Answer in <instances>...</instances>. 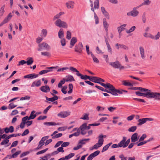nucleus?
Segmentation results:
<instances>
[{
    "mask_svg": "<svg viewBox=\"0 0 160 160\" xmlns=\"http://www.w3.org/2000/svg\"><path fill=\"white\" fill-rule=\"evenodd\" d=\"M90 6L91 7V9L93 12V15L94 18L95 22V24L96 25L98 24L99 23V18L96 13L95 12L94 9H98L99 7V0H96L94 2V8H93L92 2L90 0Z\"/></svg>",
    "mask_w": 160,
    "mask_h": 160,
    "instance_id": "nucleus-1",
    "label": "nucleus"
},
{
    "mask_svg": "<svg viewBox=\"0 0 160 160\" xmlns=\"http://www.w3.org/2000/svg\"><path fill=\"white\" fill-rule=\"evenodd\" d=\"M98 138V142L90 148V150H93L94 149H97L103 145L104 142L103 135L102 134L99 135Z\"/></svg>",
    "mask_w": 160,
    "mask_h": 160,
    "instance_id": "nucleus-2",
    "label": "nucleus"
},
{
    "mask_svg": "<svg viewBox=\"0 0 160 160\" xmlns=\"http://www.w3.org/2000/svg\"><path fill=\"white\" fill-rule=\"evenodd\" d=\"M148 98H154L155 100H160V93L157 92H152L148 89Z\"/></svg>",
    "mask_w": 160,
    "mask_h": 160,
    "instance_id": "nucleus-3",
    "label": "nucleus"
},
{
    "mask_svg": "<svg viewBox=\"0 0 160 160\" xmlns=\"http://www.w3.org/2000/svg\"><path fill=\"white\" fill-rule=\"evenodd\" d=\"M54 23L56 26L60 28H67L68 27L67 23L61 19L57 20L54 22Z\"/></svg>",
    "mask_w": 160,
    "mask_h": 160,
    "instance_id": "nucleus-4",
    "label": "nucleus"
},
{
    "mask_svg": "<svg viewBox=\"0 0 160 160\" xmlns=\"http://www.w3.org/2000/svg\"><path fill=\"white\" fill-rule=\"evenodd\" d=\"M143 36L146 38H149L152 40H157L159 39L160 37V33L158 32L156 35L154 36L150 33L145 32L143 34Z\"/></svg>",
    "mask_w": 160,
    "mask_h": 160,
    "instance_id": "nucleus-5",
    "label": "nucleus"
},
{
    "mask_svg": "<svg viewBox=\"0 0 160 160\" xmlns=\"http://www.w3.org/2000/svg\"><path fill=\"white\" fill-rule=\"evenodd\" d=\"M138 89L140 90L141 92H140L139 91L136 92H135V93L137 95L145 97L148 98V89L139 87Z\"/></svg>",
    "mask_w": 160,
    "mask_h": 160,
    "instance_id": "nucleus-6",
    "label": "nucleus"
},
{
    "mask_svg": "<svg viewBox=\"0 0 160 160\" xmlns=\"http://www.w3.org/2000/svg\"><path fill=\"white\" fill-rule=\"evenodd\" d=\"M140 7V6H139L136 8H133L132 10L127 13V15L128 16H132L133 17L137 16L138 15L139 12L138 11L136 10V9L139 8Z\"/></svg>",
    "mask_w": 160,
    "mask_h": 160,
    "instance_id": "nucleus-7",
    "label": "nucleus"
},
{
    "mask_svg": "<svg viewBox=\"0 0 160 160\" xmlns=\"http://www.w3.org/2000/svg\"><path fill=\"white\" fill-rule=\"evenodd\" d=\"M109 64L115 68H118L120 70L124 68V67L121 64L120 62L118 61L115 62H110Z\"/></svg>",
    "mask_w": 160,
    "mask_h": 160,
    "instance_id": "nucleus-8",
    "label": "nucleus"
},
{
    "mask_svg": "<svg viewBox=\"0 0 160 160\" xmlns=\"http://www.w3.org/2000/svg\"><path fill=\"white\" fill-rule=\"evenodd\" d=\"M101 85L106 88H108L110 91V93L113 95V92H114L116 89L110 83H106V84L101 83Z\"/></svg>",
    "mask_w": 160,
    "mask_h": 160,
    "instance_id": "nucleus-9",
    "label": "nucleus"
},
{
    "mask_svg": "<svg viewBox=\"0 0 160 160\" xmlns=\"http://www.w3.org/2000/svg\"><path fill=\"white\" fill-rule=\"evenodd\" d=\"M39 48L38 49V50L40 51L42 50L46 49L47 50H49L50 49V46L47 43L43 42L38 45Z\"/></svg>",
    "mask_w": 160,
    "mask_h": 160,
    "instance_id": "nucleus-10",
    "label": "nucleus"
},
{
    "mask_svg": "<svg viewBox=\"0 0 160 160\" xmlns=\"http://www.w3.org/2000/svg\"><path fill=\"white\" fill-rule=\"evenodd\" d=\"M49 138V136H48L42 137L39 142L38 145L36 148V149H40L45 143L44 141Z\"/></svg>",
    "mask_w": 160,
    "mask_h": 160,
    "instance_id": "nucleus-11",
    "label": "nucleus"
},
{
    "mask_svg": "<svg viewBox=\"0 0 160 160\" xmlns=\"http://www.w3.org/2000/svg\"><path fill=\"white\" fill-rule=\"evenodd\" d=\"M58 67H51L47 68V69L42 70L40 72H39V74L42 75L45 73H47L49 72L52 71V69H56Z\"/></svg>",
    "mask_w": 160,
    "mask_h": 160,
    "instance_id": "nucleus-12",
    "label": "nucleus"
},
{
    "mask_svg": "<svg viewBox=\"0 0 160 160\" xmlns=\"http://www.w3.org/2000/svg\"><path fill=\"white\" fill-rule=\"evenodd\" d=\"M71 112L69 111H62L57 114V116L61 118H65L70 114Z\"/></svg>",
    "mask_w": 160,
    "mask_h": 160,
    "instance_id": "nucleus-13",
    "label": "nucleus"
},
{
    "mask_svg": "<svg viewBox=\"0 0 160 160\" xmlns=\"http://www.w3.org/2000/svg\"><path fill=\"white\" fill-rule=\"evenodd\" d=\"M75 2L69 0L65 3V5L68 9H73L74 7Z\"/></svg>",
    "mask_w": 160,
    "mask_h": 160,
    "instance_id": "nucleus-14",
    "label": "nucleus"
},
{
    "mask_svg": "<svg viewBox=\"0 0 160 160\" xmlns=\"http://www.w3.org/2000/svg\"><path fill=\"white\" fill-rule=\"evenodd\" d=\"M86 128V123H84L82 124L79 128L80 131L81 130V133L82 135H85L87 133V130Z\"/></svg>",
    "mask_w": 160,
    "mask_h": 160,
    "instance_id": "nucleus-15",
    "label": "nucleus"
},
{
    "mask_svg": "<svg viewBox=\"0 0 160 160\" xmlns=\"http://www.w3.org/2000/svg\"><path fill=\"white\" fill-rule=\"evenodd\" d=\"M83 49V46L81 43H79L78 46H76L75 48V51L77 52L81 53L82 52Z\"/></svg>",
    "mask_w": 160,
    "mask_h": 160,
    "instance_id": "nucleus-16",
    "label": "nucleus"
},
{
    "mask_svg": "<svg viewBox=\"0 0 160 160\" xmlns=\"http://www.w3.org/2000/svg\"><path fill=\"white\" fill-rule=\"evenodd\" d=\"M122 84L125 86L132 87L133 85L132 81L123 80L121 81Z\"/></svg>",
    "mask_w": 160,
    "mask_h": 160,
    "instance_id": "nucleus-17",
    "label": "nucleus"
},
{
    "mask_svg": "<svg viewBox=\"0 0 160 160\" xmlns=\"http://www.w3.org/2000/svg\"><path fill=\"white\" fill-rule=\"evenodd\" d=\"M139 136L137 133H135L133 134L131 137V140L132 142H135L138 140Z\"/></svg>",
    "mask_w": 160,
    "mask_h": 160,
    "instance_id": "nucleus-18",
    "label": "nucleus"
},
{
    "mask_svg": "<svg viewBox=\"0 0 160 160\" xmlns=\"http://www.w3.org/2000/svg\"><path fill=\"white\" fill-rule=\"evenodd\" d=\"M139 50L142 59L143 60L145 59V52L144 48L142 46L139 47Z\"/></svg>",
    "mask_w": 160,
    "mask_h": 160,
    "instance_id": "nucleus-19",
    "label": "nucleus"
},
{
    "mask_svg": "<svg viewBox=\"0 0 160 160\" xmlns=\"http://www.w3.org/2000/svg\"><path fill=\"white\" fill-rule=\"evenodd\" d=\"M126 140V138L123 137L122 139L118 143V145L119 148L123 147L125 148L127 147L125 143V141Z\"/></svg>",
    "mask_w": 160,
    "mask_h": 160,
    "instance_id": "nucleus-20",
    "label": "nucleus"
},
{
    "mask_svg": "<svg viewBox=\"0 0 160 160\" xmlns=\"http://www.w3.org/2000/svg\"><path fill=\"white\" fill-rule=\"evenodd\" d=\"M41 82L40 80H36L33 82L31 85V87H39L41 85Z\"/></svg>",
    "mask_w": 160,
    "mask_h": 160,
    "instance_id": "nucleus-21",
    "label": "nucleus"
},
{
    "mask_svg": "<svg viewBox=\"0 0 160 160\" xmlns=\"http://www.w3.org/2000/svg\"><path fill=\"white\" fill-rule=\"evenodd\" d=\"M40 89L42 92H47L50 91V88L48 85L42 86Z\"/></svg>",
    "mask_w": 160,
    "mask_h": 160,
    "instance_id": "nucleus-22",
    "label": "nucleus"
},
{
    "mask_svg": "<svg viewBox=\"0 0 160 160\" xmlns=\"http://www.w3.org/2000/svg\"><path fill=\"white\" fill-rule=\"evenodd\" d=\"M103 25L105 31L107 32L108 31L109 24L107 22L106 18H104L103 19Z\"/></svg>",
    "mask_w": 160,
    "mask_h": 160,
    "instance_id": "nucleus-23",
    "label": "nucleus"
},
{
    "mask_svg": "<svg viewBox=\"0 0 160 160\" xmlns=\"http://www.w3.org/2000/svg\"><path fill=\"white\" fill-rule=\"evenodd\" d=\"M35 112V111L33 110L31 112L29 117L28 116H26L25 117H27L26 118H27V120L34 119L37 116L36 114H34Z\"/></svg>",
    "mask_w": 160,
    "mask_h": 160,
    "instance_id": "nucleus-24",
    "label": "nucleus"
},
{
    "mask_svg": "<svg viewBox=\"0 0 160 160\" xmlns=\"http://www.w3.org/2000/svg\"><path fill=\"white\" fill-rule=\"evenodd\" d=\"M58 36L59 38H62L64 37V30L62 28H60L58 32Z\"/></svg>",
    "mask_w": 160,
    "mask_h": 160,
    "instance_id": "nucleus-25",
    "label": "nucleus"
},
{
    "mask_svg": "<svg viewBox=\"0 0 160 160\" xmlns=\"http://www.w3.org/2000/svg\"><path fill=\"white\" fill-rule=\"evenodd\" d=\"M101 11L103 14L108 19H109V15L108 13L105 10L104 7H102L101 8Z\"/></svg>",
    "mask_w": 160,
    "mask_h": 160,
    "instance_id": "nucleus-26",
    "label": "nucleus"
},
{
    "mask_svg": "<svg viewBox=\"0 0 160 160\" xmlns=\"http://www.w3.org/2000/svg\"><path fill=\"white\" fill-rule=\"evenodd\" d=\"M50 93L51 95L53 96V97L51 98H48L47 97H46V99L47 100L50 101L51 102H53L55 100H57L58 99V97L57 96L55 95L54 94H53V93L52 92H51Z\"/></svg>",
    "mask_w": 160,
    "mask_h": 160,
    "instance_id": "nucleus-27",
    "label": "nucleus"
},
{
    "mask_svg": "<svg viewBox=\"0 0 160 160\" xmlns=\"http://www.w3.org/2000/svg\"><path fill=\"white\" fill-rule=\"evenodd\" d=\"M105 41L107 45L108 51L109 52L110 54H112V49L107 39L106 38H105Z\"/></svg>",
    "mask_w": 160,
    "mask_h": 160,
    "instance_id": "nucleus-28",
    "label": "nucleus"
},
{
    "mask_svg": "<svg viewBox=\"0 0 160 160\" xmlns=\"http://www.w3.org/2000/svg\"><path fill=\"white\" fill-rule=\"evenodd\" d=\"M64 14V13L63 12H59V13L57 14L54 16L53 20L55 21L57 19H60V18Z\"/></svg>",
    "mask_w": 160,
    "mask_h": 160,
    "instance_id": "nucleus-29",
    "label": "nucleus"
},
{
    "mask_svg": "<svg viewBox=\"0 0 160 160\" xmlns=\"http://www.w3.org/2000/svg\"><path fill=\"white\" fill-rule=\"evenodd\" d=\"M38 76V74H36L35 73H32L25 76L24 78H29L32 79L36 78Z\"/></svg>",
    "mask_w": 160,
    "mask_h": 160,
    "instance_id": "nucleus-30",
    "label": "nucleus"
},
{
    "mask_svg": "<svg viewBox=\"0 0 160 160\" xmlns=\"http://www.w3.org/2000/svg\"><path fill=\"white\" fill-rule=\"evenodd\" d=\"M14 127L11 126L9 128H4V131L6 133H8L9 132L12 133L14 131Z\"/></svg>",
    "mask_w": 160,
    "mask_h": 160,
    "instance_id": "nucleus-31",
    "label": "nucleus"
},
{
    "mask_svg": "<svg viewBox=\"0 0 160 160\" xmlns=\"http://www.w3.org/2000/svg\"><path fill=\"white\" fill-rule=\"evenodd\" d=\"M26 117H24L22 119V122L20 125V128L22 129L23 128L25 127L26 124V121H27V118H26Z\"/></svg>",
    "mask_w": 160,
    "mask_h": 160,
    "instance_id": "nucleus-32",
    "label": "nucleus"
},
{
    "mask_svg": "<svg viewBox=\"0 0 160 160\" xmlns=\"http://www.w3.org/2000/svg\"><path fill=\"white\" fill-rule=\"evenodd\" d=\"M12 16L11 13H10L3 20L6 23L8 22L11 19Z\"/></svg>",
    "mask_w": 160,
    "mask_h": 160,
    "instance_id": "nucleus-33",
    "label": "nucleus"
},
{
    "mask_svg": "<svg viewBox=\"0 0 160 160\" xmlns=\"http://www.w3.org/2000/svg\"><path fill=\"white\" fill-rule=\"evenodd\" d=\"M65 81L67 82H71L72 81H74L75 80L73 77L71 75H68L66 77Z\"/></svg>",
    "mask_w": 160,
    "mask_h": 160,
    "instance_id": "nucleus-34",
    "label": "nucleus"
},
{
    "mask_svg": "<svg viewBox=\"0 0 160 160\" xmlns=\"http://www.w3.org/2000/svg\"><path fill=\"white\" fill-rule=\"evenodd\" d=\"M126 26V24H124L118 28V30L120 35L121 34L122 32L124 29V28Z\"/></svg>",
    "mask_w": 160,
    "mask_h": 160,
    "instance_id": "nucleus-35",
    "label": "nucleus"
},
{
    "mask_svg": "<svg viewBox=\"0 0 160 160\" xmlns=\"http://www.w3.org/2000/svg\"><path fill=\"white\" fill-rule=\"evenodd\" d=\"M138 121L139 123L138 124V125L139 126L147 122L146 118L140 119L138 120Z\"/></svg>",
    "mask_w": 160,
    "mask_h": 160,
    "instance_id": "nucleus-36",
    "label": "nucleus"
},
{
    "mask_svg": "<svg viewBox=\"0 0 160 160\" xmlns=\"http://www.w3.org/2000/svg\"><path fill=\"white\" fill-rule=\"evenodd\" d=\"M48 34V30L46 29H43L41 31V36L42 37H45Z\"/></svg>",
    "mask_w": 160,
    "mask_h": 160,
    "instance_id": "nucleus-37",
    "label": "nucleus"
},
{
    "mask_svg": "<svg viewBox=\"0 0 160 160\" xmlns=\"http://www.w3.org/2000/svg\"><path fill=\"white\" fill-rule=\"evenodd\" d=\"M90 54L93 59V60L94 62L95 63H99V60L98 58L94 55L92 52H90Z\"/></svg>",
    "mask_w": 160,
    "mask_h": 160,
    "instance_id": "nucleus-38",
    "label": "nucleus"
},
{
    "mask_svg": "<svg viewBox=\"0 0 160 160\" xmlns=\"http://www.w3.org/2000/svg\"><path fill=\"white\" fill-rule=\"evenodd\" d=\"M26 63L28 65H31L33 62V58L32 57H29L27 58V61H26Z\"/></svg>",
    "mask_w": 160,
    "mask_h": 160,
    "instance_id": "nucleus-39",
    "label": "nucleus"
},
{
    "mask_svg": "<svg viewBox=\"0 0 160 160\" xmlns=\"http://www.w3.org/2000/svg\"><path fill=\"white\" fill-rule=\"evenodd\" d=\"M112 144V142H110V143H109L108 144H107L105 146H104L103 147V148L102 150V152H105V151L107 150L108 149L109 147L110 146V145Z\"/></svg>",
    "mask_w": 160,
    "mask_h": 160,
    "instance_id": "nucleus-40",
    "label": "nucleus"
},
{
    "mask_svg": "<svg viewBox=\"0 0 160 160\" xmlns=\"http://www.w3.org/2000/svg\"><path fill=\"white\" fill-rule=\"evenodd\" d=\"M52 156L51 153L48 154L44 157H41L40 158L43 159V160H48V159L49 158Z\"/></svg>",
    "mask_w": 160,
    "mask_h": 160,
    "instance_id": "nucleus-41",
    "label": "nucleus"
},
{
    "mask_svg": "<svg viewBox=\"0 0 160 160\" xmlns=\"http://www.w3.org/2000/svg\"><path fill=\"white\" fill-rule=\"evenodd\" d=\"M44 125L47 126H53L59 125L58 124H56L54 122H46L44 123Z\"/></svg>",
    "mask_w": 160,
    "mask_h": 160,
    "instance_id": "nucleus-42",
    "label": "nucleus"
},
{
    "mask_svg": "<svg viewBox=\"0 0 160 160\" xmlns=\"http://www.w3.org/2000/svg\"><path fill=\"white\" fill-rule=\"evenodd\" d=\"M77 41V40L75 37H72L70 42V45L73 46Z\"/></svg>",
    "mask_w": 160,
    "mask_h": 160,
    "instance_id": "nucleus-43",
    "label": "nucleus"
},
{
    "mask_svg": "<svg viewBox=\"0 0 160 160\" xmlns=\"http://www.w3.org/2000/svg\"><path fill=\"white\" fill-rule=\"evenodd\" d=\"M96 53L98 54H102L103 53V52L102 50L100 49L98 46H97L96 48Z\"/></svg>",
    "mask_w": 160,
    "mask_h": 160,
    "instance_id": "nucleus-44",
    "label": "nucleus"
},
{
    "mask_svg": "<svg viewBox=\"0 0 160 160\" xmlns=\"http://www.w3.org/2000/svg\"><path fill=\"white\" fill-rule=\"evenodd\" d=\"M144 1V2L140 5H139L140 7L142 5H148L151 3V1H149V0H143Z\"/></svg>",
    "mask_w": 160,
    "mask_h": 160,
    "instance_id": "nucleus-45",
    "label": "nucleus"
},
{
    "mask_svg": "<svg viewBox=\"0 0 160 160\" xmlns=\"http://www.w3.org/2000/svg\"><path fill=\"white\" fill-rule=\"evenodd\" d=\"M89 140V138L82 139L79 141V143L82 145L85 144L86 143V142L88 141Z\"/></svg>",
    "mask_w": 160,
    "mask_h": 160,
    "instance_id": "nucleus-46",
    "label": "nucleus"
},
{
    "mask_svg": "<svg viewBox=\"0 0 160 160\" xmlns=\"http://www.w3.org/2000/svg\"><path fill=\"white\" fill-rule=\"evenodd\" d=\"M136 28L135 26H133L131 27L129 29L127 30L126 31V32L127 33H130L131 32H133L135 29Z\"/></svg>",
    "mask_w": 160,
    "mask_h": 160,
    "instance_id": "nucleus-47",
    "label": "nucleus"
},
{
    "mask_svg": "<svg viewBox=\"0 0 160 160\" xmlns=\"http://www.w3.org/2000/svg\"><path fill=\"white\" fill-rule=\"evenodd\" d=\"M9 139L8 138H7V137H6L1 143V145H4L5 144H8V142H9Z\"/></svg>",
    "mask_w": 160,
    "mask_h": 160,
    "instance_id": "nucleus-48",
    "label": "nucleus"
},
{
    "mask_svg": "<svg viewBox=\"0 0 160 160\" xmlns=\"http://www.w3.org/2000/svg\"><path fill=\"white\" fill-rule=\"evenodd\" d=\"M137 128V127L136 126H133L131 127L128 129V131L129 132H134L136 131Z\"/></svg>",
    "mask_w": 160,
    "mask_h": 160,
    "instance_id": "nucleus-49",
    "label": "nucleus"
},
{
    "mask_svg": "<svg viewBox=\"0 0 160 160\" xmlns=\"http://www.w3.org/2000/svg\"><path fill=\"white\" fill-rule=\"evenodd\" d=\"M41 55L47 57H50L51 54L49 52H41Z\"/></svg>",
    "mask_w": 160,
    "mask_h": 160,
    "instance_id": "nucleus-50",
    "label": "nucleus"
},
{
    "mask_svg": "<svg viewBox=\"0 0 160 160\" xmlns=\"http://www.w3.org/2000/svg\"><path fill=\"white\" fill-rule=\"evenodd\" d=\"M74 155V153H71L67 156H66L64 159L66 160H68L70 159Z\"/></svg>",
    "mask_w": 160,
    "mask_h": 160,
    "instance_id": "nucleus-51",
    "label": "nucleus"
},
{
    "mask_svg": "<svg viewBox=\"0 0 160 160\" xmlns=\"http://www.w3.org/2000/svg\"><path fill=\"white\" fill-rule=\"evenodd\" d=\"M60 39H61L60 42L61 43L62 46H64L66 44V40L64 38Z\"/></svg>",
    "mask_w": 160,
    "mask_h": 160,
    "instance_id": "nucleus-52",
    "label": "nucleus"
},
{
    "mask_svg": "<svg viewBox=\"0 0 160 160\" xmlns=\"http://www.w3.org/2000/svg\"><path fill=\"white\" fill-rule=\"evenodd\" d=\"M67 34V38L68 40H69L71 39V33L70 32V31L68 30L66 32Z\"/></svg>",
    "mask_w": 160,
    "mask_h": 160,
    "instance_id": "nucleus-53",
    "label": "nucleus"
},
{
    "mask_svg": "<svg viewBox=\"0 0 160 160\" xmlns=\"http://www.w3.org/2000/svg\"><path fill=\"white\" fill-rule=\"evenodd\" d=\"M113 95H115V96L117 95V93H118L119 94H122V90L120 91L119 90L116 89L115 92H113Z\"/></svg>",
    "mask_w": 160,
    "mask_h": 160,
    "instance_id": "nucleus-54",
    "label": "nucleus"
},
{
    "mask_svg": "<svg viewBox=\"0 0 160 160\" xmlns=\"http://www.w3.org/2000/svg\"><path fill=\"white\" fill-rule=\"evenodd\" d=\"M65 79L63 78L62 80L58 84V87L60 88L62 87V85L64 84L65 82Z\"/></svg>",
    "mask_w": 160,
    "mask_h": 160,
    "instance_id": "nucleus-55",
    "label": "nucleus"
},
{
    "mask_svg": "<svg viewBox=\"0 0 160 160\" xmlns=\"http://www.w3.org/2000/svg\"><path fill=\"white\" fill-rule=\"evenodd\" d=\"M30 98V97L29 96H25L24 97H22L20 98V100H29Z\"/></svg>",
    "mask_w": 160,
    "mask_h": 160,
    "instance_id": "nucleus-56",
    "label": "nucleus"
},
{
    "mask_svg": "<svg viewBox=\"0 0 160 160\" xmlns=\"http://www.w3.org/2000/svg\"><path fill=\"white\" fill-rule=\"evenodd\" d=\"M146 135L145 134H143L141 137L139 138V142H140L143 141L145 138H146Z\"/></svg>",
    "mask_w": 160,
    "mask_h": 160,
    "instance_id": "nucleus-57",
    "label": "nucleus"
},
{
    "mask_svg": "<svg viewBox=\"0 0 160 160\" xmlns=\"http://www.w3.org/2000/svg\"><path fill=\"white\" fill-rule=\"evenodd\" d=\"M26 63V61H25L24 60H22L20 61L19 62L18 64H17L18 66H19L20 65H22L23 64Z\"/></svg>",
    "mask_w": 160,
    "mask_h": 160,
    "instance_id": "nucleus-58",
    "label": "nucleus"
},
{
    "mask_svg": "<svg viewBox=\"0 0 160 160\" xmlns=\"http://www.w3.org/2000/svg\"><path fill=\"white\" fill-rule=\"evenodd\" d=\"M80 118L84 120H88L89 119V118L88 117V115L86 114L84 115L83 117L81 118Z\"/></svg>",
    "mask_w": 160,
    "mask_h": 160,
    "instance_id": "nucleus-59",
    "label": "nucleus"
},
{
    "mask_svg": "<svg viewBox=\"0 0 160 160\" xmlns=\"http://www.w3.org/2000/svg\"><path fill=\"white\" fill-rule=\"evenodd\" d=\"M48 149V148H47L45 149L42 150L36 153V154L39 155V154H41L44 153Z\"/></svg>",
    "mask_w": 160,
    "mask_h": 160,
    "instance_id": "nucleus-60",
    "label": "nucleus"
},
{
    "mask_svg": "<svg viewBox=\"0 0 160 160\" xmlns=\"http://www.w3.org/2000/svg\"><path fill=\"white\" fill-rule=\"evenodd\" d=\"M4 5H3V6L1 7L0 11V15L1 16H2L3 13H4Z\"/></svg>",
    "mask_w": 160,
    "mask_h": 160,
    "instance_id": "nucleus-61",
    "label": "nucleus"
},
{
    "mask_svg": "<svg viewBox=\"0 0 160 160\" xmlns=\"http://www.w3.org/2000/svg\"><path fill=\"white\" fill-rule=\"evenodd\" d=\"M82 147V145L78 143L77 146V147H74L73 148V149L74 150H77L78 149H79L81 148Z\"/></svg>",
    "mask_w": 160,
    "mask_h": 160,
    "instance_id": "nucleus-62",
    "label": "nucleus"
},
{
    "mask_svg": "<svg viewBox=\"0 0 160 160\" xmlns=\"http://www.w3.org/2000/svg\"><path fill=\"white\" fill-rule=\"evenodd\" d=\"M67 88V86H64V87H62V88L61 90V91L64 94H66L67 92L66 91V90Z\"/></svg>",
    "mask_w": 160,
    "mask_h": 160,
    "instance_id": "nucleus-63",
    "label": "nucleus"
},
{
    "mask_svg": "<svg viewBox=\"0 0 160 160\" xmlns=\"http://www.w3.org/2000/svg\"><path fill=\"white\" fill-rule=\"evenodd\" d=\"M17 106V105H14L13 103H12L9 105V109H12Z\"/></svg>",
    "mask_w": 160,
    "mask_h": 160,
    "instance_id": "nucleus-64",
    "label": "nucleus"
}]
</instances>
